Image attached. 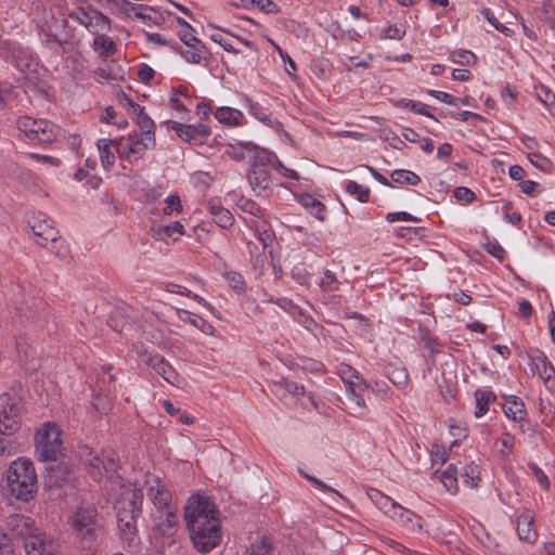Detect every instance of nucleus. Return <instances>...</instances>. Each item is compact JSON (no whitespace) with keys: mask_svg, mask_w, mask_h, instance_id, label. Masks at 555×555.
<instances>
[{"mask_svg":"<svg viewBox=\"0 0 555 555\" xmlns=\"http://www.w3.org/2000/svg\"><path fill=\"white\" fill-rule=\"evenodd\" d=\"M69 17H70V20L85 26L89 30H91L93 23H95V24L108 23V18L100 11L93 9L91 5H88L87 8H77L75 10H73L69 13Z\"/></svg>","mask_w":555,"mask_h":555,"instance_id":"16","label":"nucleus"},{"mask_svg":"<svg viewBox=\"0 0 555 555\" xmlns=\"http://www.w3.org/2000/svg\"><path fill=\"white\" fill-rule=\"evenodd\" d=\"M247 179L256 195L267 196L271 184L270 173L267 168L250 167Z\"/></svg>","mask_w":555,"mask_h":555,"instance_id":"17","label":"nucleus"},{"mask_svg":"<svg viewBox=\"0 0 555 555\" xmlns=\"http://www.w3.org/2000/svg\"><path fill=\"white\" fill-rule=\"evenodd\" d=\"M271 390L276 397H280L281 399L285 398L287 395L293 397L305 395L304 385L297 384L287 378H281L280 380L272 382Z\"/></svg>","mask_w":555,"mask_h":555,"instance_id":"21","label":"nucleus"},{"mask_svg":"<svg viewBox=\"0 0 555 555\" xmlns=\"http://www.w3.org/2000/svg\"><path fill=\"white\" fill-rule=\"evenodd\" d=\"M421 332V341L423 347L429 352V360L431 364H435L436 356L440 352L439 347L440 344L436 337H433L427 328H420Z\"/></svg>","mask_w":555,"mask_h":555,"instance_id":"31","label":"nucleus"},{"mask_svg":"<svg viewBox=\"0 0 555 555\" xmlns=\"http://www.w3.org/2000/svg\"><path fill=\"white\" fill-rule=\"evenodd\" d=\"M131 139V147L128 151L132 152V155L135 158H140L143 156L146 150L153 149L155 146V137L152 135H143L140 133L130 134Z\"/></svg>","mask_w":555,"mask_h":555,"instance_id":"25","label":"nucleus"},{"mask_svg":"<svg viewBox=\"0 0 555 555\" xmlns=\"http://www.w3.org/2000/svg\"><path fill=\"white\" fill-rule=\"evenodd\" d=\"M461 476L467 486L474 488L477 487L480 480V469L477 465L472 463L463 467Z\"/></svg>","mask_w":555,"mask_h":555,"instance_id":"42","label":"nucleus"},{"mask_svg":"<svg viewBox=\"0 0 555 555\" xmlns=\"http://www.w3.org/2000/svg\"><path fill=\"white\" fill-rule=\"evenodd\" d=\"M533 519L530 511L524 512L517 519L518 537L529 543H533L538 538V533L533 528Z\"/></svg>","mask_w":555,"mask_h":555,"instance_id":"22","label":"nucleus"},{"mask_svg":"<svg viewBox=\"0 0 555 555\" xmlns=\"http://www.w3.org/2000/svg\"><path fill=\"white\" fill-rule=\"evenodd\" d=\"M390 380L399 388H403L408 384V372L405 369H395L389 376Z\"/></svg>","mask_w":555,"mask_h":555,"instance_id":"55","label":"nucleus"},{"mask_svg":"<svg viewBox=\"0 0 555 555\" xmlns=\"http://www.w3.org/2000/svg\"><path fill=\"white\" fill-rule=\"evenodd\" d=\"M346 191L350 195H357V198L361 203H366L370 197V189L364 188L363 185L358 184L354 181H349L346 185Z\"/></svg>","mask_w":555,"mask_h":555,"instance_id":"45","label":"nucleus"},{"mask_svg":"<svg viewBox=\"0 0 555 555\" xmlns=\"http://www.w3.org/2000/svg\"><path fill=\"white\" fill-rule=\"evenodd\" d=\"M85 452L89 456L87 461V470L90 477L102 482L108 476L117 473L119 468V457L115 450L103 449L101 455L94 454L89 447H85Z\"/></svg>","mask_w":555,"mask_h":555,"instance_id":"5","label":"nucleus"},{"mask_svg":"<svg viewBox=\"0 0 555 555\" xmlns=\"http://www.w3.org/2000/svg\"><path fill=\"white\" fill-rule=\"evenodd\" d=\"M298 315L296 321L301 324L307 331L311 333H315V331L320 327L319 324L307 315L301 309L297 308Z\"/></svg>","mask_w":555,"mask_h":555,"instance_id":"50","label":"nucleus"},{"mask_svg":"<svg viewBox=\"0 0 555 555\" xmlns=\"http://www.w3.org/2000/svg\"><path fill=\"white\" fill-rule=\"evenodd\" d=\"M225 281L229 286L237 294H243L247 289L246 282L243 275L236 271H225L223 273Z\"/></svg>","mask_w":555,"mask_h":555,"instance_id":"40","label":"nucleus"},{"mask_svg":"<svg viewBox=\"0 0 555 555\" xmlns=\"http://www.w3.org/2000/svg\"><path fill=\"white\" fill-rule=\"evenodd\" d=\"M113 141H114L113 145H116L117 153L119 154L120 157L129 158V157L133 156L132 152L128 151L129 147H131L130 134L126 139L113 140Z\"/></svg>","mask_w":555,"mask_h":555,"instance_id":"60","label":"nucleus"},{"mask_svg":"<svg viewBox=\"0 0 555 555\" xmlns=\"http://www.w3.org/2000/svg\"><path fill=\"white\" fill-rule=\"evenodd\" d=\"M476 398V411L475 415L480 417L488 412V406L491 400L494 399V395L490 391L477 390L475 392Z\"/></svg>","mask_w":555,"mask_h":555,"instance_id":"41","label":"nucleus"},{"mask_svg":"<svg viewBox=\"0 0 555 555\" xmlns=\"http://www.w3.org/2000/svg\"><path fill=\"white\" fill-rule=\"evenodd\" d=\"M184 519L195 548L208 553L221 541V521L214 502L198 494L188 499Z\"/></svg>","mask_w":555,"mask_h":555,"instance_id":"1","label":"nucleus"},{"mask_svg":"<svg viewBox=\"0 0 555 555\" xmlns=\"http://www.w3.org/2000/svg\"><path fill=\"white\" fill-rule=\"evenodd\" d=\"M21 428L16 401L8 393L0 395V434L12 436Z\"/></svg>","mask_w":555,"mask_h":555,"instance_id":"9","label":"nucleus"},{"mask_svg":"<svg viewBox=\"0 0 555 555\" xmlns=\"http://www.w3.org/2000/svg\"><path fill=\"white\" fill-rule=\"evenodd\" d=\"M69 524L81 539L94 540L100 527L95 506L93 504L81 505L70 516Z\"/></svg>","mask_w":555,"mask_h":555,"instance_id":"7","label":"nucleus"},{"mask_svg":"<svg viewBox=\"0 0 555 555\" xmlns=\"http://www.w3.org/2000/svg\"><path fill=\"white\" fill-rule=\"evenodd\" d=\"M367 495L371 501L388 516H390V513H392L395 507L398 505V503H396L391 498L385 495L377 489H370L367 491Z\"/></svg>","mask_w":555,"mask_h":555,"instance_id":"27","label":"nucleus"},{"mask_svg":"<svg viewBox=\"0 0 555 555\" xmlns=\"http://www.w3.org/2000/svg\"><path fill=\"white\" fill-rule=\"evenodd\" d=\"M114 486L119 487L114 503L119 537L129 547H137L140 543L137 521L142 513V489L131 482H121L118 476L111 481V490Z\"/></svg>","mask_w":555,"mask_h":555,"instance_id":"2","label":"nucleus"},{"mask_svg":"<svg viewBox=\"0 0 555 555\" xmlns=\"http://www.w3.org/2000/svg\"><path fill=\"white\" fill-rule=\"evenodd\" d=\"M454 196L460 202L472 203L476 195L470 189L459 186L454 190Z\"/></svg>","mask_w":555,"mask_h":555,"instance_id":"64","label":"nucleus"},{"mask_svg":"<svg viewBox=\"0 0 555 555\" xmlns=\"http://www.w3.org/2000/svg\"><path fill=\"white\" fill-rule=\"evenodd\" d=\"M95 76L100 82H108L118 78L117 73L113 70L109 64H105L104 66L99 67L95 72Z\"/></svg>","mask_w":555,"mask_h":555,"instance_id":"49","label":"nucleus"},{"mask_svg":"<svg viewBox=\"0 0 555 555\" xmlns=\"http://www.w3.org/2000/svg\"><path fill=\"white\" fill-rule=\"evenodd\" d=\"M177 314L181 321L190 323L191 325L199 328L204 333H207V330L212 328V326L209 323H207V321L204 320L202 317L193 314L186 310L180 309L177 311Z\"/></svg>","mask_w":555,"mask_h":555,"instance_id":"36","label":"nucleus"},{"mask_svg":"<svg viewBox=\"0 0 555 555\" xmlns=\"http://www.w3.org/2000/svg\"><path fill=\"white\" fill-rule=\"evenodd\" d=\"M528 159L530 163L541 171H547L551 167L548 158L539 153H529Z\"/></svg>","mask_w":555,"mask_h":555,"instance_id":"52","label":"nucleus"},{"mask_svg":"<svg viewBox=\"0 0 555 555\" xmlns=\"http://www.w3.org/2000/svg\"><path fill=\"white\" fill-rule=\"evenodd\" d=\"M124 99L127 104L131 107L132 114L137 116V124L141 129V133L143 135H152L155 137L154 133V121L144 113V109L139 104L134 103L130 98L124 94Z\"/></svg>","mask_w":555,"mask_h":555,"instance_id":"20","label":"nucleus"},{"mask_svg":"<svg viewBox=\"0 0 555 555\" xmlns=\"http://www.w3.org/2000/svg\"><path fill=\"white\" fill-rule=\"evenodd\" d=\"M503 409L505 415L515 422L522 421L526 416L525 405L516 396L511 397Z\"/></svg>","mask_w":555,"mask_h":555,"instance_id":"30","label":"nucleus"},{"mask_svg":"<svg viewBox=\"0 0 555 555\" xmlns=\"http://www.w3.org/2000/svg\"><path fill=\"white\" fill-rule=\"evenodd\" d=\"M23 543L26 555H43L47 546V537L38 529Z\"/></svg>","mask_w":555,"mask_h":555,"instance_id":"26","label":"nucleus"},{"mask_svg":"<svg viewBox=\"0 0 555 555\" xmlns=\"http://www.w3.org/2000/svg\"><path fill=\"white\" fill-rule=\"evenodd\" d=\"M94 46L103 49L106 54H113L116 51L115 42L106 35L95 37Z\"/></svg>","mask_w":555,"mask_h":555,"instance_id":"51","label":"nucleus"},{"mask_svg":"<svg viewBox=\"0 0 555 555\" xmlns=\"http://www.w3.org/2000/svg\"><path fill=\"white\" fill-rule=\"evenodd\" d=\"M300 204L307 208L311 215H313L320 221L325 219L324 211L325 206L315 197L310 194H305L300 197Z\"/></svg>","mask_w":555,"mask_h":555,"instance_id":"33","label":"nucleus"},{"mask_svg":"<svg viewBox=\"0 0 555 555\" xmlns=\"http://www.w3.org/2000/svg\"><path fill=\"white\" fill-rule=\"evenodd\" d=\"M496 443L501 446L499 453L503 456H507L513 450L515 438L509 433H503Z\"/></svg>","mask_w":555,"mask_h":555,"instance_id":"48","label":"nucleus"},{"mask_svg":"<svg viewBox=\"0 0 555 555\" xmlns=\"http://www.w3.org/2000/svg\"><path fill=\"white\" fill-rule=\"evenodd\" d=\"M339 284H340L339 281L337 280L336 275L332 271H330V270L324 271V275L320 281V287L322 288V291H325V292L337 291L339 288Z\"/></svg>","mask_w":555,"mask_h":555,"instance_id":"47","label":"nucleus"},{"mask_svg":"<svg viewBox=\"0 0 555 555\" xmlns=\"http://www.w3.org/2000/svg\"><path fill=\"white\" fill-rule=\"evenodd\" d=\"M528 467L539 481V483L545 489H550L551 482L547 478V476L544 474V472L535 464V463H529Z\"/></svg>","mask_w":555,"mask_h":555,"instance_id":"61","label":"nucleus"},{"mask_svg":"<svg viewBox=\"0 0 555 555\" xmlns=\"http://www.w3.org/2000/svg\"><path fill=\"white\" fill-rule=\"evenodd\" d=\"M207 209L219 227L227 229L233 224L232 214L229 209L222 207L218 201L208 202Z\"/></svg>","mask_w":555,"mask_h":555,"instance_id":"23","label":"nucleus"},{"mask_svg":"<svg viewBox=\"0 0 555 555\" xmlns=\"http://www.w3.org/2000/svg\"><path fill=\"white\" fill-rule=\"evenodd\" d=\"M347 396L348 399L354 403L359 410H365V400L360 393L356 391L352 383H348L347 385Z\"/></svg>","mask_w":555,"mask_h":555,"instance_id":"57","label":"nucleus"},{"mask_svg":"<svg viewBox=\"0 0 555 555\" xmlns=\"http://www.w3.org/2000/svg\"><path fill=\"white\" fill-rule=\"evenodd\" d=\"M49 244L51 245L50 250L57 257L65 258L67 256V246L59 233L56 234L55 242H49Z\"/></svg>","mask_w":555,"mask_h":555,"instance_id":"56","label":"nucleus"},{"mask_svg":"<svg viewBox=\"0 0 555 555\" xmlns=\"http://www.w3.org/2000/svg\"><path fill=\"white\" fill-rule=\"evenodd\" d=\"M12 538L8 532H4L2 529H0V555H12Z\"/></svg>","mask_w":555,"mask_h":555,"instance_id":"62","label":"nucleus"},{"mask_svg":"<svg viewBox=\"0 0 555 555\" xmlns=\"http://www.w3.org/2000/svg\"><path fill=\"white\" fill-rule=\"evenodd\" d=\"M246 150L251 153V166L250 167H262L266 168L267 165H271L273 167L278 156L269 152L264 149H259L256 145L250 143L246 144Z\"/></svg>","mask_w":555,"mask_h":555,"instance_id":"24","label":"nucleus"},{"mask_svg":"<svg viewBox=\"0 0 555 555\" xmlns=\"http://www.w3.org/2000/svg\"><path fill=\"white\" fill-rule=\"evenodd\" d=\"M234 5L244 9L257 7L260 11L267 14L279 12V7L271 0H240V3H234Z\"/></svg>","mask_w":555,"mask_h":555,"instance_id":"34","label":"nucleus"},{"mask_svg":"<svg viewBox=\"0 0 555 555\" xmlns=\"http://www.w3.org/2000/svg\"><path fill=\"white\" fill-rule=\"evenodd\" d=\"M28 223L35 234L38 237V244L48 247L49 242H55L57 230L49 223L47 219H40L39 217L29 220Z\"/></svg>","mask_w":555,"mask_h":555,"instance_id":"18","label":"nucleus"},{"mask_svg":"<svg viewBox=\"0 0 555 555\" xmlns=\"http://www.w3.org/2000/svg\"><path fill=\"white\" fill-rule=\"evenodd\" d=\"M16 127L23 133L24 139L33 144H48L55 141L60 134V128L47 119H35L29 116H21L16 119Z\"/></svg>","mask_w":555,"mask_h":555,"instance_id":"4","label":"nucleus"},{"mask_svg":"<svg viewBox=\"0 0 555 555\" xmlns=\"http://www.w3.org/2000/svg\"><path fill=\"white\" fill-rule=\"evenodd\" d=\"M247 247L253 260L254 268L261 269L266 261V255L260 253V250L264 253L267 248L264 241L261 237H258L257 242H248Z\"/></svg>","mask_w":555,"mask_h":555,"instance_id":"32","label":"nucleus"},{"mask_svg":"<svg viewBox=\"0 0 555 555\" xmlns=\"http://www.w3.org/2000/svg\"><path fill=\"white\" fill-rule=\"evenodd\" d=\"M430 455L434 464L439 463L440 465H443L449 457V452L444 447L434 444L431 448Z\"/></svg>","mask_w":555,"mask_h":555,"instance_id":"54","label":"nucleus"},{"mask_svg":"<svg viewBox=\"0 0 555 555\" xmlns=\"http://www.w3.org/2000/svg\"><path fill=\"white\" fill-rule=\"evenodd\" d=\"M215 117L222 124L240 125L243 115L240 111L231 107H219L215 113Z\"/></svg>","mask_w":555,"mask_h":555,"instance_id":"35","label":"nucleus"},{"mask_svg":"<svg viewBox=\"0 0 555 555\" xmlns=\"http://www.w3.org/2000/svg\"><path fill=\"white\" fill-rule=\"evenodd\" d=\"M482 15L485 16V18L499 31H501L502 34H504L505 36H513L514 35V30L511 29L509 27L505 26L504 24L500 23L499 20L495 17V15L493 14V12L486 8V9H482L481 11Z\"/></svg>","mask_w":555,"mask_h":555,"instance_id":"44","label":"nucleus"},{"mask_svg":"<svg viewBox=\"0 0 555 555\" xmlns=\"http://www.w3.org/2000/svg\"><path fill=\"white\" fill-rule=\"evenodd\" d=\"M146 495L152 502L155 512L177 507L167 481L158 476H149L146 481Z\"/></svg>","mask_w":555,"mask_h":555,"instance_id":"8","label":"nucleus"},{"mask_svg":"<svg viewBox=\"0 0 555 555\" xmlns=\"http://www.w3.org/2000/svg\"><path fill=\"white\" fill-rule=\"evenodd\" d=\"M152 519L155 532L162 537H173L179 529L178 507L154 512Z\"/></svg>","mask_w":555,"mask_h":555,"instance_id":"11","label":"nucleus"},{"mask_svg":"<svg viewBox=\"0 0 555 555\" xmlns=\"http://www.w3.org/2000/svg\"><path fill=\"white\" fill-rule=\"evenodd\" d=\"M4 494L16 500L28 502L37 491V475L34 464L24 457H18L8 468L2 479Z\"/></svg>","mask_w":555,"mask_h":555,"instance_id":"3","label":"nucleus"},{"mask_svg":"<svg viewBox=\"0 0 555 555\" xmlns=\"http://www.w3.org/2000/svg\"><path fill=\"white\" fill-rule=\"evenodd\" d=\"M243 555H273L271 540L266 537H259L246 547Z\"/></svg>","mask_w":555,"mask_h":555,"instance_id":"29","label":"nucleus"},{"mask_svg":"<svg viewBox=\"0 0 555 555\" xmlns=\"http://www.w3.org/2000/svg\"><path fill=\"white\" fill-rule=\"evenodd\" d=\"M178 36L184 46L203 43L197 37L194 36V29L192 27L182 28L178 31Z\"/></svg>","mask_w":555,"mask_h":555,"instance_id":"58","label":"nucleus"},{"mask_svg":"<svg viewBox=\"0 0 555 555\" xmlns=\"http://www.w3.org/2000/svg\"><path fill=\"white\" fill-rule=\"evenodd\" d=\"M397 106L409 108L412 112H415L417 114H421V115H424L426 117L437 120L436 117L428 112L427 105L422 104L420 102H415V101L408 100V99H401V100L397 101Z\"/></svg>","mask_w":555,"mask_h":555,"instance_id":"43","label":"nucleus"},{"mask_svg":"<svg viewBox=\"0 0 555 555\" xmlns=\"http://www.w3.org/2000/svg\"><path fill=\"white\" fill-rule=\"evenodd\" d=\"M436 474H439V479L443 483L444 488L450 492H456L457 490V472L456 467L452 464L448 466V468L441 473L436 470Z\"/></svg>","mask_w":555,"mask_h":555,"instance_id":"37","label":"nucleus"},{"mask_svg":"<svg viewBox=\"0 0 555 555\" xmlns=\"http://www.w3.org/2000/svg\"><path fill=\"white\" fill-rule=\"evenodd\" d=\"M389 517L411 531L420 530L422 528V518L412 511H409L399 504L395 507L392 513H390Z\"/></svg>","mask_w":555,"mask_h":555,"instance_id":"19","label":"nucleus"},{"mask_svg":"<svg viewBox=\"0 0 555 555\" xmlns=\"http://www.w3.org/2000/svg\"><path fill=\"white\" fill-rule=\"evenodd\" d=\"M73 468L63 462H53L47 467L44 482L49 488H61L74 478Z\"/></svg>","mask_w":555,"mask_h":555,"instance_id":"14","label":"nucleus"},{"mask_svg":"<svg viewBox=\"0 0 555 555\" xmlns=\"http://www.w3.org/2000/svg\"><path fill=\"white\" fill-rule=\"evenodd\" d=\"M7 530L12 540H22L23 542L38 530L35 521L24 515H11L7 520Z\"/></svg>","mask_w":555,"mask_h":555,"instance_id":"13","label":"nucleus"},{"mask_svg":"<svg viewBox=\"0 0 555 555\" xmlns=\"http://www.w3.org/2000/svg\"><path fill=\"white\" fill-rule=\"evenodd\" d=\"M59 428L51 423H46L36 434V452L42 462H56L62 454L63 442Z\"/></svg>","mask_w":555,"mask_h":555,"instance_id":"6","label":"nucleus"},{"mask_svg":"<svg viewBox=\"0 0 555 555\" xmlns=\"http://www.w3.org/2000/svg\"><path fill=\"white\" fill-rule=\"evenodd\" d=\"M169 128L172 129L181 140L195 145L202 144L210 134V128L205 124L184 125L178 121H170Z\"/></svg>","mask_w":555,"mask_h":555,"instance_id":"12","label":"nucleus"},{"mask_svg":"<svg viewBox=\"0 0 555 555\" xmlns=\"http://www.w3.org/2000/svg\"><path fill=\"white\" fill-rule=\"evenodd\" d=\"M535 92L538 99L552 112V108H555V94L543 85L535 87Z\"/></svg>","mask_w":555,"mask_h":555,"instance_id":"46","label":"nucleus"},{"mask_svg":"<svg viewBox=\"0 0 555 555\" xmlns=\"http://www.w3.org/2000/svg\"><path fill=\"white\" fill-rule=\"evenodd\" d=\"M113 144H114V141L107 140V139H101L98 142L101 163H102L103 167H105V168L113 166L115 163V155L109 150V145H113Z\"/></svg>","mask_w":555,"mask_h":555,"instance_id":"39","label":"nucleus"},{"mask_svg":"<svg viewBox=\"0 0 555 555\" xmlns=\"http://www.w3.org/2000/svg\"><path fill=\"white\" fill-rule=\"evenodd\" d=\"M165 202L166 206L163 209L165 215H171L173 211L180 212L182 210L181 201L178 195H170Z\"/></svg>","mask_w":555,"mask_h":555,"instance_id":"59","label":"nucleus"},{"mask_svg":"<svg viewBox=\"0 0 555 555\" xmlns=\"http://www.w3.org/2000/svg\"><path fill=\"white\" fill-rule=\"evenodd\" d=\"M485 248L488 254L493 256L494 258L499 260H503L505 257V250L504 248L496 242V241H490L485 245Z\"/></svg>","mask_w":555,"mask_h":555,"instance_id":"63","label":"nucleus"},{"mask_svg":"<svg viewBox=\"0 0 555 555\" xmlns=\"http://www.w3.org/2000/svg\"><path fill=\"white\" fill-rule=\"evenodd\" d=\"M532 362L545 387L555 391V367L544 352L538 350L537 354L532 357Z\"/></svg>","mask_w":555,"mask_h":555,"instance_id":"15","label":"nucleus"},{"mask_svg":"<svg viewBox=\"0 0 555 555\" xmlns=\"http://www.w3.org/2000/svg\"><path fill=\"white\" fill-rule=\"evenodd\" d=\"M390 177L398 184L417 185L421 182V178L415 172L405 169H396Z\"/></svg>","mask_w":555,"mask_h":555,"instance_id":"38","label":"nucleus"},{"mask_svg":"<svg viewBox=\"0 0 555 555\" xmlns=\"http://www.w3.org/2000/svg\"><path fill=\"white\" fill-rule=\"evenodd\" d=\"M205 44H188L180 47L176 43V51L180 53V55L189 63L199 64L202 60V53L205 51Z\"/></svg>","mask_w":555,"mask_h":555,"instance_id":"28","label":"nucleus"},{"mask_svg":"<svg viewBox=\"0 0 555 555\" xmlns=\"http://www.w3.org/2000/svg\"><path fill=\"white\" fill-rule=\"evenodd\" d=\"M453 61L461 65H469L475 63L476 56L468 50H457L452 54Z\"/></svg>","mask_w":555,"mask_h":555,"instance_id":"53","label":"nucleus"},{"mask_svg":"<svg viewBox=\"0 0 555 555\" xmlns=\"http://www.w3.org/2000/svg\"><path fill=\"white\" fill-rule=\"evenodd\" d=\"M141 361L152 367L167 383L177 386L180 376L172 365L159 353L145 350L140 354Z\"/></svg>","mask_w":555,"mask_h":555,"instance_id":"10","label":"nucleus"}]
</instances>
